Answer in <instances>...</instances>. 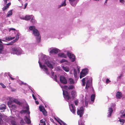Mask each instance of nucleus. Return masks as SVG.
<instances>
[{
	"label": "nucleus",
	"instance_id": "1",
	"mask_svg": "<svg viewBox=\"0 0 125 125\" xmlns=\"http://www.w3.org/2000/svg\"><path fill=\"white\" fill-rule=\"evenodd\" d=\"M29 30L31 31L33 30V33L35 36H36V39L38 42H40L41 37L39 36L40 34L39 31L35 28L34 26H31L29 28Z\"/></svg>",
	"mask_w": 125,
	"mask_h": 125
},
{
	"label": "nucleus",
	"instance_id": "2",
	"mask_svg": "<svg viewBox=\"0 0 125 125\" xmlns=\"http://www.w3.org/2000/svg\"><path fill=\"white\" fill-rule=\"evenodd\" d=\"M21 49L20 47H15L12 48L10 50V53L13 54L20 55L21 53Z\"/></svg>",
	"mask_w": 125,
	"mask_h": 125
},
{
	"label": "nucleus",
	"instance_id": "3",
	"mask_svg": "<svg viewBox=\"0 0 125 125\" xmlns=\"http://www.w3.org/2000/svg\"><path fill=\"white\" fill-rule=\"evenodd\" d=\"M92 78L91 77H90L89 80L87 81L85 87V88L86 89H88L89 88L93 89V88L92 86Z\"/></svg>",
	"mask_w": 125,
	"mask_h": 125
},
{
	"label": "nucleus",
	"instance_id": "4",
	"mask_svg": "<svg viewBox=\"0 0 125 125\" xmlns=\"http://www.w3.org/2000/svg\"><path fill=\"white\" fill-rule=\"evenodd\" d=\"M84 108L83 107H81L79 110H78L77 113L78 115H79L80 117L82 116L83 113Z\"/></svg>",
	"mask_w": 125,
	"mask_h": 125
},
{
	"label": "nucleus",
	"instance_id": "5",
	"mask_svg": "<svg viewBox=\"0 0 125 125\" xmlns=\"http://www.w3.org/2000/svg\"><path fill=\"white\" fill-rule=\"evenodd\" d=\"M67 54L68 56L71 60V61L72 62H74L75 60V56L74 55L72 54L71 53L67 52Z\"/></svg>",
	"mask_w": 125,
	"mask_h": 125
},
{
	"label": "nucleus",
	"instance_id": "6",
	"mask_svg": "<svg viewBox=\"0 0 125 125\" xmlns=\"http://www.w3.org/2000/svg\"><path fill=\"white\" fill-rule=\"evenodd\" d=\"M63 94L64 96V98L67 100V101L69 102L68 100H69L71 98L69 96L68 93L66 92L63 90Z\"/></svg>",
	"mask_w": 125,
	"mask_h": 125
},
{
	"label": "nucleus",
	"instance_id": "7",
	"mask_svg": "<svg viewBox=\"0 0 125 125\" xmlns=\"http://www.w3.org/2000/svg\"><path fill=\"white\" fill-rule=\"evenodd\" d=\"M79 0H69L71 5L75 7Z\"/></svg>",
	"mask_w": 125,
	"mask_h": 125
},
{
	"label": "nucleus",
	"instance_id": "8",
	"mask_svg": "<svg viewBox=\"0 0 125 125\" xmlns=\"http://www.w3.org/2000/svg\"><path fill=\"white\" fill-rule=\"evenodd\" d=\"M70 108L71 111L73 114H74L75 113L76 110L75 106L73 104H71L70 105L69 103Z\"/></svg>",
	"mask_w": 125,
	"mask_h": 125
},
{
	"label": "nucleus",
	"instance_id": "9",
	"mask_svg": "<svg viewBox=\"0 0 125 125\" xmlns=\"http://www.w3.org/2000/svg\"><path fill=\"white\" fill-rule=\"evenodd\" d=\"M60 80L61 82L64 84H66L67 83V80L65 77L63 76H60Z\"/></svg>",
	"mask_w": 125,
	"mask_h": 125
},
{
	"label": "nucleus",
	"instance_id": "10",
	"mask_svg": "<svg viewBox=\"0 0 125 125\" xmlns=\"http://www.w3.org/2000/svg\"><path fill=\"white\" fill-rule=\"evenodd\" d=\"M38 62L40 67L42 69L44 68L45 70L44 71L47 74H48V70L46 66L44 65L42 66L41 63L39 61Z\"/></svg>",
	"mask_w": 125,
	"mask_h": 125
},
{
	"label": "nucleus",
	"instance_id": "11",
	"mask_svg": "<svg viewBox=\"0 0 125 125\" xmlns=\"http://www.w3.org/2000/svg\"><path fill=\"white\" fill-rule=\"evenodd\" d=\"M55 120H56L57 122H58L60 125H62V124L64 125H67L66 123L64 122H63L60 120V119L57 117H55Z\"/></svg>",
	"mask_w": 125,
	"mask_h": 125
},
{
	"label": "nucleus",
	"instance_id": "12",
	"mask_svg": "<svg viewBox=\"0 0 125 125\" xmlns=\"http://www.w3.org/2000/svg\"><path fill=\"white\" fill-rule=\"evenodd\" d=\"M45 63L47 64L48 67L51 69L53 68L52 65L48 59H46L45 60Z\"/></svg>",
	"mask_w": 125,
	"mask_h": 125
},
{
	"label": "nucleus",
	"instance_id": "13",
	"mask_svg": "<svg viewBox=\"0 0 125 125\" xmlns=\"http://www.w3.org/2000/svg\"><path fill=\"white\" fill-rule=\"evenodd\" d=\"M25 118L24 119V120H25L27 124H30L31 123V122L30 120L29 115V116L28 117L25 116Z\"/></svg>",
	"mask_w": 125,
	"mask_h": 125
},
{
	"label": "nucleus",
	"instance_id": "14",
	"mask_svg": "<svg viewBox=\"0 0 125 125\" xmlns=\"http://www.w3.org/2000/svg\"><path fill=\"white\" fill-rule=\"evenodd\" d=\"M113 110L111 108H109L108 109V117H109L111 116L112 113L113 112Z\"/></svg>",
	"mask_w": 125,
	"mask_h": 125
},
{
	"label": "nucleus",
	"instance_id": "15",
	"mask_svg": "<svg viewBox=\"0 0 125 125\" xmlns=\"http://www.w3.org/2000/svg\"><path fill=\"white\" fill-rule=\"evenodd\" d=\"M66 0H64L62 2L61 5L58 6V8H59L62 7L66 5Z\"/></svg>",
	"mask_w": 125,
	"mask_h": 125
},
{
	"label": "nucleus",
	"instance_id": "16",
	"mask_svg": "<svg viewBox=\"0 0 125 125\" xmlns=\"http://www.w3.org/2000/svg\"><path fill=\"white\" fill-rule=\"evenodd\" d=\"M122 96V94L121 92H118L116 94V97L117 99H120Z\"/></svg>",
	"mask_w": 125,
	"mask_h": 125
},
{
	"label": "nucleus",
	"instance_id": "17",
	"mask_svg": "<svg viewBox=\"0 0 125 125\" xmlns=\"http://www.w3.org/2000/svg\"><path fill=\"white\" fill-rule=\"evenodd\" d=\"M71 93L72 96L73 98H75L77 96L76 93L75 91H72Z\"/></svg>",
	"mask_w": 125,
	"mask_h": 125
},
{
	"label": "nucleus",
	"instance_id": "18",
	"mask_svg": "<svg viewBox=\"0 0 125 125\" xmlns=\"http://www.w3.org/2000/svg\"><path fill=\"white\" fill-rule=\"evenodd\" d=\"M85 98H86L85 102H83V106L84 107L87 105L89 101V99L87 98H86V97H85Z\"/></svg>",
	"mask_w": 125,
	"mask_h": 125
},
{
	"label": "nucleus",
	"instance_id": "19",
	"mask_svg": "<svg viewBox=\"0 0 125 125\" xmlns=\"http://www.w3.org/2000/svg\"><path fill=\"white\" fill-rule=\"evenodd\" d=\"M58 56L64 58H66L67 57L66 55L63 53H59L58 54Z\"/></svg>",
	"mask_w": 125,
	"mask_h": 125
},
{
	"label": "nucleus",
	"instance_id": "20",
	"mask_svg": "<svg viewBox=\"0 0 125 125\" xmlns=\"http://www.w3.org/2000/svg\"><path fill=\"white\" fill-rule=\"evenodd\" d=\"M15 38V37H11L10 36L8 37H6L5 38V39L6 40L9 41L14 39Z\"/></svg>",
	"mask_w": 125,
	"mask_h": 125
},
{
	"label": "nucleus",
	"instance_id": "21",
	"mask_svg": "<svg viewBox=\"0 0 125 125\" xmlns=\"http://www.w3.org/2000/svg\"><path fill=\"white\" fill-rule=\"evenodd\" d=\"M6 109L5 105L4 104H2L0 106V110H3L4 109L5 110Z\"/></svg>",
	"mask_w": 125,
	"mask_h": 125
},
{
	"label": "nucleus",
	"instance_id": "22",
	"mask_svg": "<svg viewBox=\"0 0 125 125\" xmlns=\"http://www.w3.org/2000/svg\"><path fill=\"white\" fill-rule=\"evenodd\" d=\"M13 101L14 102H15V103L19 105H21L22 104L19 101L17 100L16 99H14L13 100Z\"/></svg>",
	"mask_w": 125,
	"mask_h": 125
},
{
	"label": "nucleus",
	"instance_id": "23",
	"mask_svg": "<svg viewBox=\"0 0 125 125\" xmlns=\"http://www.w3.org/2000/svg\"><path fill=\"white\" fill-rule=\"evenodd\" d=\"M12 10H10L8 12L6 16L7 17H9L12 15Z\"/></svg>",
	"mask_w": 125,
	"mask_h": 125
},
{
	"label": "nucleus",
	"instance_id": "24",
	"mask_svg": "<svg viewBox=\"0 0 125 125\" xmlns=\"http://www.w3.org/2000/svg\"><path fill=\"white\" fill-rule=\"evenodd\" d=\"M86 74L85 73H83L82 72H81L80 73V79L82 78L85 76Z\"/></svg>",
	"mask_w": 125,
	"mask_h": 125
},
{
	"label": "nucleus",
	"instance_id": "25",
	"mask_svg": "<svg viewBox=\"0 0 125 125\" xmlns=\"http://www.w3.org/2000/svg\"><path fill=\"white\" fill-rule=\"evenodd\" d=\"M63 69L66 72H68L69 70V68L67 67L62 66Z\"/></svg>",
	"mask_w": 125,
	"mask_h": 125
},
{
	"label": "nucleus",
	"instance_id": "26",
	"mask_svg": "<svg viewBox=\"0 0 125 125\" xmlns=\"http://www.w3.org/2000/svg\"><path fill=\"white\" fill-rule=\"evenodd\" d=\"M61 63L65 62V64H68V61L64 59H62L60 61Z\"/></svg>",
	"mask_w": 125,
	"mask_h": 125
},
{
	"label": "nucleus",
	"instance_id": "27",
	"mask_svg": "<svg viewBox=\"0 0 125 125\" xmlns=\"http://www.w3.org/2000/svg\"><path fill=\"white\" fill-rule=\"evenodd\" d=\"M31 17L29 15H26L23 19L25 20H30L31 19Z\"/></svg>",
	"mask_w": 125,
	"mask_h": 125
},
{
	"label": "nucleus",
	"instance_id": "28",
	"mask_svg": "<svg viewBox=\"0 0 125 125\" xmlns=\"http://www.w3.org/2000/svg\"><path fill=\"white\" fill-rule=\"evenodd\" d=\"M82 72L83 73H85L86 74H87L88 73V70L86 68L83 69Z\"/></svg>",
	"mask_w": 125,
	"mask_h": 125
},
{
	"label": "nucleus",
	"instance_id": "29",
	"mask_svg": "<svg viewBox=\"0 0 125 125\" xmlns=\"http://www.w3.org/2000/svg\"><path fill=\"white\" fill-rule=\"evenodd\" d=\"M95 98V95L92 94L91 96V101H93L94 100Z\"/></svg>",
	"mask_w": 125,
	"mask_h": 125
},
{
	"label": "nucleus",
	"instance_id": "30",
	"mask_svg": "<svg viewBox=\"0 0 125 125\" xmlns=\"http://www.w3.org/2000/svg\"><path fill=\"white\" fill-rule=\"evenodd\" d=\"M61 87L62 89V90H63V91H64L63 89H64L65 90H67L69 88V87L67 86L66 85H64V86H61Z\"/></svg>",
	"mask_w": 125,
	"mask_h": 125
},
{
	"label": "nucleus",
	"instance_id": "31",
	"mask_svg": "<svg viewBox=\"0 0 125 125\" xmlns=\"http://www.w3.org/2000/svg\"><path fill=\"white\" fill-rule=\"evenodd\" d=\"M0 53L1 54L4 48L3 45L1 44V45L0 46Z\"/></svg>",
	"mask_w": 125,
	"mask_h": 125
},
{
	"label": "nucleus",
	"instance_id": "32",
	"mask_svg": "<svg viewBox=\"0 0 125 125\" xmlns=\"http://www.w3.org/2000/svg\"><path fill=\"white\" fill-rule=\"evenodd\" d=\"M73 74L75 78H77V73L76 72V70L75 69H74Z\"/></svg>",
	"mask_w": 125,
	"mask_h": 125
},
{
	"label": "nucleus",
	"instance_id": "33",
	"mask_svg": "<svg viewBox=\"0 0 125 125\" xmlns=\"http://www.w3.org/2000/svg\"><path fill=\"white\" fill-rule=\"evenodd\" d=\"M87 79V78H83L82 80V82L83 83V86H84L85 85V80L86 79Z\"/></svg>",
	"mask_w": 125,
	"mask_h": 125
},
{
	"label": "nucleus",
	"instance_id": "34",
	"mask_svg": "<svg viewBox=\"0 0 125 125\" xmlns=\"http://www.w3.org/2000/svg\"><path fill=\"white\" fill-rule=\"evenodd\" d=\"M40 123L41 125H46L43 119H42L40 121Z\"/></svg>",
	"mask_w": 125,
	"mask_h": 125
},
{
	"label": "nucleus",
	"instance_id": "35",
	"mask_svg": "<svg viewBox=\"0 0 125 125\" xmlns=\"http://www.w3.org/2000/svg\"><path fill=\"white\" fill-rule=\"evenodd\" d=\"M39 108L40 111L42 112L45 110L44 107L42 106H39Z\"/></svg>",
	"mask_w": 125,
	"mask_h": 125
},
{
	"label": "nucleus",
	"instance_id": "36",
	"mask_svg": "<svg viewBox=\"0 0 125 125\" xmlns=\"http://www.w3.org/2000/svg\"><path fill=\"white\" fill-rule=\"evenodd\" d=\"M69 82L71 84L73 83H74V82L73 79L72 78H70L69 79Z\"/></svg>",
	"mask_w": 125,
	"mask_h": 125
},
{
	"label": "nucleus",
	"instance_id": "37",
	"mask_svg": "<svg viewBox=\"0 0 125 125\" xmlns=\"http://www.w3.org/2000/svg\"><path fill=\"white\" fill-rule=\"evenodd\" d=\"M51 51L50 52V53L51 54L52 53H55V49L53 48V49H51Z\"/></svg>",
	"mask_w": 125,
	"mask_h": 125
},
{
	"label": "nucleus",
	"instance_id": "38",
	"mask_svg": "<svg viewBox=\"0 0 125 125\" xmlns=\"http://www.w3.org/2000/svg\"><path fill=\"white\" fill-rule=\"evenodd\" d=\"M8 75L12 80H14L15 79L12 77V75L10 73H8Z\"/></svg>",
	"mask_w": 125,
	"mask_h": 125
},
{
	"label": "nucleus",
	"instance_id": "39",
	"mask_svg": "<svg viewBox=\"0 0 125 125\" xmlns=\"http://www.w3.org/2000/svg\"><path fill=\"white\" fill-rule=\"evenodd\" d=\"M27 112V110H22L20 111V113L21 114H22L23 113H25Z\"/></svg>",
	"mask_w": 125,
	"mask_h": 125
},
{
	"label": "nucleus",
	"instance_id": "40",
	"mask_svg": "<svg viewBox=\"0 0 125 125\" xmlns=\"http://www.w3.org/2000/svg\"><path fill=\"white\" fill-rule=\"evenodd\" d=\"M43 113V114L45 116H46L47 115V113L46 111L44 110H43V111L42 112Z\"/></svg>",
	"mask_w": 125,
	"mask_h": 125
},
{
	"label": "nucleus",
	"instance_id": "41",
	"mask_svg": "<svg viewBox=\"0 0 125 125\" xmlns=\"http://www.w3.org/2000/svg\"><path fill=\"white\" fill-rule=\"evenodd\" d=\"M54 72L52 71H51V73L52 76L53 77H52L54 80H55V76H54Z\"/></svg>",
	"mask_w": 125,
	"mask_h": 125
},
{
	"label": "nucleus",
	"instance_id": "42",
	"mask_svg": "<svg viewBox=\"0 0 125 125\" xmlns=\"http://www.w3.org/2000/svg\"><path fill=\"white\" fill-rule=\"evenodd\" d=\"M78 124L79 125H84V123L82 122L81 120H80L79 121Z\"/></svg>",
	"mask_w": 125,
	"mask_h": 125
},
{
	"label": "nucleus",
	"instance_id": "43",
	"mask_svg": "<svg viewBox=\"0 0 125 125\" xmlns=\"http://www.w3.org/2000/svg\"><path fill=\"white\" fill-rule=\"evenodd\" d=\"M0 85L2 86V88H6V86L2 83H0Z\"/></svg>",
	"mask_w": 125,
	"mask_h": 125
},
{
	"label": "nucleus",
	"instance_id": "44",
	"mask_svg": "<svg viewBox=\"0 0 125 125\" xmlns=\"http://www.w3.org/2000/svg\"><path fill=\"white\" fill-rule=\"evenodd\" d=\"M3 121L1 118H0V125H2L3 124Z\"/></svg>",
	"mask_w": 125,
	"mask_h": 125
},
{
	"label": "nucleus",
	"instance_id": "45",
	"mask_svg": "<svg viewBox=\"0 0 125 125\" xmlns=\"http://www.w3.org/2000/svg\"><path fill=\"white\" fill-rule=\"evenodd\" d=\"M74 88V86L73 85H70L69 86L68 88V89H72Z\"/></svg>",
	"mask_w": 125,
	"mask_h": 125
},
{
	"label": "nucleus",
	"instance_id": "46",
	"mask_svg": "<svg viewBox=\"0 0 125 125\" xmlns=\"http://www.w3.org/2000/svg\"><path fill=\"white\" fill-rule=\"evenodd\" d=\"M20 34L19 33H18L16 35V38L15 39H16V40H18L19 38V36Z\"/></svg>",
	"mask_w": 125,
	"mask_h": 125
},
{
	"label": "nucleus",
	"instance_id": "47",
	"mask_svg": "<svg viewBox=\"0 0 125 125\" xmlns=\"http://www.w3.org/2000/svg\"><path fill=\"white\" fill-rule=\"evenodd\" d=\"M119 121H120V122L122 123V125L124 123L125 121L123 119H120Z\"/></svg>",
	"mask_w": 125,
	"mask_h": 125
},
{
	"label": "nucleus",
	"instance_id": "48",
	"mask_svg": "<svg viewBox=\"0 0 125 125\" xmlns=\"http://www.w3.org/2000/svg\"><path fill=\"white\" fill-rule=\"evenodd\" d=\"M60 50L58 49L55 48V53H57L58 52H60Z\"/></svg>",
	"mask_w": 125,
	"mask_h": 125
},
{
	"label": "nucleus",
	"instance_id": "49",
	"mask_svg": "<svg viewBox=\"0 0 125 125\" xmlns=\"http://www.w3.org/2000/svg\"><path fill=\"white\" fill-rule=\"evenodd\" d=\"M20 123L22 125H23L25 123L24 120L23 119H22L20 121Z\"/></svg>",
	"mask_w": 125,
	"mask_h": 125
},
{
	"label": "nucleus",
	"instance_id": "50",
	"mask_svg": "<svg viewBox=\"0 0 125 125\" xmlns=\"http://www.w3.org/2000/svg\"><path fill=\"white\" fill-rule=\"evenodd\" d=\"M16 39H15L14 40H13V41H11V42H10L12 44V45L13 44V43L17 41Z\"/></svg>",
	"mask_w": 125,
	"mask_h": 125
},
{
	"label": "nucleus",
	"instance_id": "51",
	"mask_svg": "<svg viewBox=\"0 0 125 125\" xmlns=\"http://www.w3.org/2000/svg\"><path fill=\"white\" fill-rule=\"evenodd\" d=\"M10 5L11 3L10 2H9L7 3V4H6V7H7V8H9V6Z\"/></svg>",
	"mask_w": 125,
	"mask_h": 125
},
{
	"label": "nucleus",
	"instance_id": "52",
	"mask_svg": "<svg viewBox=\"0 0 125 125\" xmlns=\"http://www.w3.org/2000/svg\"><path fill=\"white\" fill-rule=\"evenodd\" d=\"M8 8H7V7L5 6V7H4L2 9V10L3 11H4L6 10Z\"/></svg>",
	"mask_w": 125,
	"mask_h": 125
},
{
	"label": "nucleus",
	"instance_id": "53",
	"mask_svg": "<svg viewBox=\"0 0 125 125\" xmlns=\"http://www.w3.org/2000/svg\"><path fill=\"white\" fill-rule=\"evenodd\" d=\"M31 21L33 23L35 22V20L34 18H32L31 20Z\"/></svg>",
	"mask_w": 125,
	"mask_h": 125
},
{
	"label": "nucleus",
	"instance_id": "54",
	"mask_svg": "<svg viewBox=\"0 0 125 125\" xmlns=\"http://www.w3.org/2000/svg\"><path fill=\"white\" fill-rule=\"evenodd\" d=\"M110 82V81L108 79H107L106 80V83H108Z\"/></svg>",
	"mask_w": 125,
	"mask_h": 125
},
{
	"label": "nucleus",
	"instance_id": "55",
	"mask_svg": "<svg viewBox=\"0 0 125 125\" xmlns=\"http://www.w3.org/2000/svg\"><path fill=\"white\" fill-rule=\"evenodd\" d=\"M32 96L33 98L36 101L37 99V98H36L35 97V96L33 94H32Z\"/></svg>",
	"mask_w": 125,
	"mask_h": 125
},
{
	"label": "nucleus",
	"instance_id": "56",
	"mask_svg": "<svg viewBox=\"0 0 125 125\" xmlns=\"http://www.w3.org/2000/svg\"><path fill=\"white\" fill-rule=\"evenodd\" d=\"M11 30L15 31L16 30L14 28H10L9 29V31H10Z\"/></svg>",
	"mask_w": 125,
	"mask_h": 125
},
{
	"label": "nucleus",
	"instance_id": "57",
	"mask_svg": "<svg viewBox=\"0 0 125 125\" xmlns=\"http://www.w3.org/2000/svg\"><path fill=\"white\" fill-rule=\"evenodd\" d=\"M119 1L120 2L123 3L125 2L124 0H120Z\"/></svg>",
	"mask_w": 125,
	"mask_h": 125
},
{
	"label": "nucleus",
	"instance_id": "58",
	"mask_svg": "<svg viewBox=\"0 0 125 125\" xmlns=\"http://www.w3.org/2000/svg\"><path fill=\"white\" fill-rule=\"evenodd\" d=\"M77 69L78 71V73H79V72H80L79 69L80 68V67L78 66H77Z\"/></svg>",
	"mask_w": 125,
	"mask_h": 125
},
{
	"label": "nucleus",
	"instance_id": "59",
	"mask_svg": "<svg viewBox=\"0 0 125 125\" xmlns=\"http://www.w3.org/2000/svg\"><path fill=\"white\" fill-rule=\"evenodd\" d=\"M15 122H14L13 121H11V124L13 125H15Z\"/></svg>",
	"mask_w": 125,
	"mask_h": 125
},
{
	"label": "nucleus",
	"instance_id": "60",
	"mask_svg": "<svg viewBox=\"0 0 125 125\" xmlns=\"http://www.w3.org/2000/svg\"><path fill=\"white\" fill-rule=\"evenodd\" d=\"M27 4H28L27 3H26L25 4V6H24V9H25L26 8V6L27 5Z\"/></svg>",
	"mask_w": 125,
	"mask_h": 125
},
{
	"label": "nucleus",
	"instance_id": "61",
	"mask_svg": "<svg viewBox=\"0 0 125 125\" xmlns=\"http://www.w3.org/2000/svg\"><path fill=\"white\" fill-rule=\"evenodd\" d=\"M21 84H24L25 85H26L27 84V83H24L23 82L21 81Z\"/></svg>",
	"mask_w": 125,
	"mask_h": 125
},
{
	"label": "nucleus",
	"instance_id": "62",
	"mask_svg": "<svg viewBox=\"0 0 125 125\" xmlns=\"http://www.w3.org/2000/svg\"><path fill=\"white\" fill-rule=\"evenodd\" d=\"M6 45H12V44H11V42H10L9 43L6 44Z\"/></svg>",
	"mask_w": 125,
	"mask_h": 125
},
{
	"label": "nucleus",
	"instance_id": "63",
	"mask_svg": "<svg viewBox=\"0 0 125 125\" xmlns=\"http://www.w3.org/2000/svg\"><path fill=\"white\" fill-rule=\"evenodd\" d=\"M50 120L52 122V123H54V121L53 119L52 118H50Z\"/></svg>",
	"mask_w": 125,
	"mask_h": 125
},
{
	"label": "nucleus",
	"instance_id": "64",
	"mask_svg": "<svg viewBox=\"0 0 125 125\" xmlns=\"http://www.w3.org/2000/svg\"><path fill=\"white\" fill-rule=\"evenodd\" d=\"M123 76L122 75V74H121L120 76L118 77V79L119 78L120 79Z\"/></svg>",
	"mask_w": 125,
	"mask_h": 125
}]
</instances>
